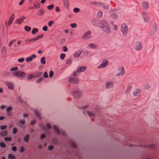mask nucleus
Returning <instances> with one entry per match:
<instances>
[{"label": "nucleus", "instance_id": "nucleus-1", "mask_svg": "<svg viewBox=\"0 0 159 159\" xmlns=\"http://www.w3.org/2000/svg\"><path fill=\"white\" fill-rule=\"evenodd\" d=\"M100 27L107 33L111 32L110 28L107 22L105 20L102 21L100 23Z\"/></svg>", "mask_w": 159, "mask_h": 159}, {"label": "nucleus", "instance_id": "nucleus-2", "mask_svg": "<svg viewBox=\"0 0 159 159\" xmlns=\"http://www.w3.org/2000/svg\"><path fill=\"white\" fill-rule=\"evenodd\" d=\"M13 76L16 77L18 78H24L25 75V73L21 71H18L16 72L12 73Z\"/></svg>", "mask_w": 159, "mask_h": 159}, {"label": "nucleus", "instance_id": "nucleus-3", "mask_svg": "<svg viewBox=\"0 0 159 159\" xmlns=\"http://www.w3.org/2000/svg\"><path fill=\"white\" fill-rule=\"evenodd\" d=\"M129 29L127 25L125 24H122L121 26V31L123 34H126L128 32Z\"/></svg>", "mask_w": 159, "mask_h": 159}, {"label": "nucleus", "instance_id": "nucleus-4", "mask_svg": "<svg viewBox=\"0 0 159 159\" xmlns=\"http://www.w3.org/2000/svg\"><path fill=\"white\" fill-rule=\"evenodd\" d=\"M70 92L72 95L75 98H79L82 95L81 92L79 90H73Z\"/></svg>", "mask_w": 159, "mask_h": 159}, {"label": "nucleus", "instance_id": "nucleus-5", "mask_svg": "<svg viewBox=\"0 0 159 159\" xmlns=\"http://www.w3.org/2000/svg\"><path fill=\"white\" fill-rule=\"evenodd\" d=\"M86 69L85 66L79 67L78 68L76 72H75L73 74V76L75 77L79 75L78 73L81 72L85 71Z\"/></svg>", "mask_w": 159, "mask_h": 159}, {"label": "nucleus", "instance_id": "nucleus-6", "mask_svg": "<svg viewBox=\"0 0 159 159\" xmlns=\"http://www.w3.org/2000/svg\"><path fill=\"white\" fill-rule=\"evenodd\" d=\"M53 129L54 130L55 132L58 134H61L63 135L66 136V133L63 130H60L58 128L56 125H54L53 126Z\"/></svg>", "mask_w": 159, "mask_h": 159}, {"label": "nucleus", "instance_id": "nucleus-7", "mask_svg": "<svg viewBox=\"0 0 159 159\" xmlns=\"http://www.w3.org/2000/svg\"><path fill=\"white\" fill-rule=\"evenodd\" d=\"M118 70L119 72L115 75L116 76H121L125 74V72L123 66H121L119 67L118 68Z\"/></svg>", "mask_w": 159, "mask_h": 159}, {"label": "nucleus", "instance_id": "nucleus-8", "mask_svg": "<svg viewBox=\"0 0 159 159\" xmlns=\"http://www.w3.org/2000/svg\"><path fill=\"white\" fill-rule=\"evenodd\" d=\"M134 47L135 49L138 51H139L142 49V44L140 42L138 41L135 43Z\"/></svg>", "mask_w": 159, "mask_h": 159}, {"label": "nucleus", "instance_id": "nucleus-9", "mask_svg": "<svg viewBox=\"0 0 159 159\" xmlns=\"http://www.w3.org/2000/svg\"><path fill=\"white\" fill-rule=\"evenodd\" d=\"M108 64V61L107 59L104 60L101 64L98 66V69H100L104 68L107 66Z\"/></svg>", "mask_w": 159, "mask_h": 159}, {"label": "nucleus", "instance_id": "nucleus-10", "mask_svg": "<svg viewBox=\"0 0 159 159\" xmlns=\"http://www.w3.org/2000/svg\"><path fill=\"white\" fill-rule=\"evenodd\" d=\"M142 15L145 22H148L149 20V17L148 13L145 12H143L142 13Z\"/></svg>", "mask_w": 159, "mask_h": 159}, {"label": "nucleus", "instance_id": "nucleus-11", "mask_svg": "<svg viewBox=\"0 0 159 159\" xmlns=\"http://www.w3.org/2000/svg\"><path fill=\"white\" fill-rule=\"evenodd\" d=\"M5 84L8 87V89H14V84L12 83L9 81H7L6 82Z\"/></svg>", "mask_w": 159, "mask_h": 159}, {"label": "nucleus", "instance_id": "nucleus-12", "mask_svg": "<svg viewBox=\"0 0 159 159\" xmlns=\"http://www.w3.org/2000/svg\"><path fill=\"white\" fill-rule=\"evenodd\" d=\"M97 6H101V7L103 8L105 10H107L108 9V6L107 5H105L103 3H97Z\"/></svg>", "mask_w": 159, "mask_h": 159}, {"label": "nucleus", "instance_id": "nucleus-13", "mask_svg": "<svg viewBox=\"0 0 159 159\" xmlns=\"http://www.w3.org/2000/svg\"><path fill=\"white\" fill-rule=\"evenodd\" d=\"M69 81L70 83L77 84L79 83L78 79L75 77L70 78L69 80Z\"/></svg>", "mask_w": 159, "mask_h": 159}, {"label": "nucleus", "instance_id": "nucleus-14", "mask_svg": "<svg viewBox=\"0 0 159 159\" xmlns=\"http://www.w3.org/2000/svg\"><path fill=\"white\" fill-rule=\"evenodd\" d=\"M91 36V32L89 31L85 33L83 36V38L84 39H87L89 38Z\"/></svg>", "mask_w": 159, "mask_h": 159}, {"label": "nucleus", "instance_id": "nucleus-15", "mask_svg": "<svg viewBox=\"0 0 159 159\" xmlns=\"http://www.w3.org/2000/svg\"><path fill=\"white\" fill-rule=\"evenodd\" d=\"M113 87V83L111 81H108L106 83V87L108 89H111Z\"/></svg>", "mask_w": 159, "mask_h": 159}, {"label": "nucleus", "instance_id": "nucleus-16", "mask_svg": "<svg viewBox=\"0 0 159 159\" xmlns=\"http://www.w3.org/2000/svg\"><path fill=\"white\" fill-rule=\"evenodd\" d=\"M36 57V56L35 55L33 54L27 58L25 60L27 62H29L32 61L33 59L35 58Z\"/></svg>", "mask_w": 159, "mask_h": 159}, {"label": "nucleus", "instance_id": "nucleus-17", "mask_svg": "<svg viewBox=\"0 0 159 159\" xmlns=\"http://www.w3.org/2000/svg\"><path fill=\"white\" fill-rule=\"evenodd\" d=\"M25 19V17L24 16L21 17L20 18L17 19L16 20V23L20 24Z\"/></svg>", "mask_w": 159, "mask_h": 159}, {"label": "nucleus", "instance_id": "nucleus-18", "mask_svg": "<svg viewBox=\"0 0 159 159\" xmlns=\"http://www.w3.org/2000/svg\"><path fill=\"white\" fill-rule=\"evenodd\" d=\"M157 26L156 24H155L152 30L150 33V34L151 35H153L154 33L156 32L157 29Z\"/></svg>", "mask_w": 159, "mask_h": 159}, {"label": "nucleus", "instance_id": "nucleus-19", "mask_svg": "<svg viewBox=\"0 0 159 159\" xmlns=\"http://www.w3.org/2000/svg\"><path fill=\"white\" fill-rule=\"evenodd\" d=\"M83 51L81 50H79L76 52L74 54V56L75 57H79L82 52Z\"/></svg>", "mask_w": 159, "mask_h": 159}, {"label": "nucleus", "instance_id": "nucleus-20", "mask_svg": "<svg viewBox=\"0 0 159 159\" xmlns=\"http://www.w3.org/2000/svg\"><path fill=\"white\" fill-rule=\"evenodd\" d=\"M64 7L66 9H68L69 3L68 0H63Z\"/></svg>", "mask_w": 159, "mask_h": 159}, {"label": "nucleus", "instance_id": "nucleus-21", "mask_svg": "<svg viewBox=\"0 0 159 159\" xmlns=\"http://www.w3.org/2000/svg\"><path fill=\"white\" fill-rule=\"evenodd\" d=\"M141 90L139 89H137L134 91L133 94L134 96H136L139 95L140 93Z\"/></svg>", "mask_w": 159, "mask_h": 159}, {"label": "nucleus", "instance_id": "nucleus-22", "mask_svg": "<svg viewBox=\"0 0 159 159\" xmlns=\"http://www.w3.org/2000/svg\"><path fill=\"white\" fill-rule=\"evenodd\" d=\"M44 13V10L42 9L38 10L37 12L38 15L40 16L43 15Z\"/></svg>", "mask_w": 159, "mask_h": 159}, {"label": "nucleus", "instance_id": "nucleus-23", "mask_svg": "<svg viewBox=\"0 0 159 159\" xmlns=\"http://www.w3.org/2000/svg\"><path fill=\"white\" fill-rule=\"evenodd\" d=\"M43 34H41L37 36L35 38H33L34 42L42 38L43 37Z\"/></svg>", "mask_w": 159, "mask_h": 159}, {"label": "nucleus", "instance_id": "nucleus-24", "mask_svg": "<svg viewBox=\"0 0 159 159\" xmlns=\"http://www.w3.org/2000/svg\"><path fill=\"white\" fill-rule=\"evenodd\" d=\"M88 46L90 48L92 49H95L97 47V45L93 43L89 44Z\"/></svg>", "mask_w": 159, "mask_h": 159}, {"label": "nucleus", "instance_id": "nucleus-25", "mask_svg": "<svg viewBox=\"0 0 159 159\" xmlns=\"http://www.w3.org/2000/svg\"><path fill=\"white\" fill-rule=\"evenodd\" d=\"M143 8L145 9H147L148 7V3L146 2H144L142 4Z\"/></svg>", "mask_w": 159, "mask_h": 159}, {"label": "nucleus", "instance_id": "nucleus-26", "mask_svg": "<svg viewBox=\"0 0 159 159\" xmlns=\"http://www.w3.org/2000/svg\"><path fill=\"white\" fill-rule=\"evenodd\" d=\"M34 112L35 114V115L38 117L39 118V119H41V117H40V113L38 112V110H34Z\"/></svg>", "mask_w": 159, "mask_h": 159}, {"label": "nucleus", "instance_id": "nucleus-27", "mask_svg": "<svg viewBox=\"0 0 159 159\" xmlns=\"http://www.w3.org/2000/svg\"><path fill=\"white\" fill-rule=\"evenodd\" d=\"M111 16L112 18L114 19H117L118 18V16L116 13H113L111 14Z\"/></svg>", "mask_w": 159, "mask_h": 159}, {"label": "nucleus", "instance_id": "nucleus-28", "mask_svg": "<svg viewBox=\"0 0 159 159\" xmlns=\"http://www.w3.org/2000/svg\"><path fill=\"white\" fill-rule=\"evenodd\" d=\"M132 87V86L131 85L129 84L128 85L126 90L125 91L126 93L129 92Z\"/></svg>", "mask_w": 159, "mask_h": 159}, {"label": "nucleus", "instance_id": "nucleus-29", "mask_svg": "<svg viewBox=\"0 0 159 159\" xmlns=\"http://www.w3.org/2000/svg\"><path fill=\"white\" fill-rule=\"evenodd\" d=\"M34 7L36 8H39L40 7V4L37 2H34Z\"/></svg>", "mask_w": 159, "mask_h": 159}, {"label": "nucleus", "instance_id": "nucleus-30", "mask_svg": "<svg viewBox=\"0 0 159 159\" xmlns=\"http://www.w3.org/2000/svg\"><path fill=\"white\" fill-rule=\"evenodd\" d=\"M70 145L74 148H76V143L72 141H71L70 143Z\"/></svg>", "mask_w": 159, "mask_h": 159}, {"label": "nucleus", "instance_id": "nucleus-31", "mask_svg": "<svg viewBox=\"0 0 159 159\" xmlns=\"http://www.w3.org/2000/svg\"><path fill=\"white\" fill-rule=\"evenodd\" d=\"M40 126L43 131H45L46 129L45 125L42 124H40Z\"/></svg>", "mask_w": 159, "mask_h": 159}, {"label": "nucleus", "instance_id": "nucleus-32", "mask_svg": "<svg viewBox=\"0 0 159 159\" xmlns=\"http://www.w3.org/2000/svg\"><path fill=\"white\" fill-rule=\"evenodd\" d=\"M8 158L9 159H15L16 158V157L14 155L10 154L8 155Z\"/></svg>", "mask_w": 159, "mask_h": 159}, {"label": "nucleus", "instance_id": "nucleus-33", "mask_svg": "<svg viewBox=\"0 0 159 159\" xmlns=\"http://www.w3.org/2000/svg\"><path fill=\"white\" fill-rule=\"evenodd\" d=\"M103 13L101 11H99L97 13V16L98 18H101L102 16Z\"/></svg>", "mask_w": 159, "mask_h": 159}, {"label": "nucleus", "instance_id": "nucleus-34", "mask_svg": "<svg viewBox=\"0 0 159 159\" xmlns=\"http://www.w3.org/2000/svg\"><path fill=\"white\" fill-rule=\"evenodd\" d=\"M29 138V135L28 134L26 135L24 138V140L26 142H27Z\"/></svg>", "mask_w": 159, "mask_h": 159}, {"label": "nucleus", "instance_id": "nucleus-35", "mask_svg": "<svg viewBox=\"0 0 159 159\" xmlns=\"http://www.w3.org/2000/svg\"><path fill=\"white\" fill-rule=\"evenodd\" d=\"M25 41L26 42H34V38H32L31 39H27L25 40Z\"/></svg>", "mask_w": 159, "mask_h": 159}, {"label": "nucleus", "instance_id": "nucleus-36", "mask_svg": "<svg viewBox=\"0 0 159 159\" xmlns=\"http://www.w3.org/2000/svg\"><path fill=\"white\" fill-rule=\"evenodd\" d=\"M41 62L43 64H45V58L44 57H42L41 58Z\"/></svg>", "mask_w": 159, "mask_h": 159}, {"label": "nucleus", "instance_id": "nucleus-37", "mask_svg": "<svg viewBox=\"0 0 159 159\" xmlns=\"http://www.w3.org/2000/svg\"><path fill=\"white\" fill-rule=\"evenodd\" d=\"M31 27L29 26H25L24 27V29L25 30L27 31H29L30 30H31Z\"/></svg>", "mask_w": 159, "mask_h": 159}, {"label": "nucleus", "instance_id": "nucleus-38", "mask_svg": "<svg viewBox=\"0 0 159 159\" xmlns=\"http://www.w3.org/2000/svg\"><path fill=\"white\" fill-rule=\"evenodd\" d=\"M38 29L36 28H34L33 29L32 33V34H35L37 32H38Z\"/></svg>", "mask_w": 159, "mask_h": 159}, {"label": "nucleus", "instance_id": "nucleus-39", "mask_svg": "<svg viewBox=\"0 0 159 159\" xmlns=\"http://www.w3.org/2000/svg\"><path fill=\"white\" fill-rule=\"evenodd\" d=\"M7 131H3L0 134L2 136H6L7 135Z\"/></svg>", "mask_w": 159, "mask_h": 159}, {"label": "nucleus", "instance_id": "nucleus-40", "mask_svg": "<svg viewBox=\"0 0 159 159\" xmlns=\"http://www.w3.org/2000/svg\"><path fill=\"white\" fill-rule=\"evenodd\" d=\"M87 113L89 116H92L94 115L93 113L90 112L89 111H87Z\"/></svg>", "mask_w": 159, "mask_h": 159}, {"label": "nucleus", "instance_id": "nucleus-41", "mask_svg": "<svg viewBox=\"0 0 159 159\" xmlns=\"http://www.w3.org/2000/svg\"><path fill=\"white\" fill-rule=\"evenodd\" d=\"M54 7V5L53 4H51L47 6V8L49 10H51L53 9Z\"/></svg>", "mask_w": 159, "mask_h": 159}, {"label": "nucleus", "instance_id": "nucleus-42", "mask_svg": "<svg viewBox=\"0 0 159 159\" xmlns=\"http://www.w3.org/2000/svg\"><path fill=\"white\" fill-rule=\"evenodd\" d=\"M80 11V9L78 8L75 7L74 9L73 12L74 13H78Z\"/></svg>", "mask_w": 159, "mask_h": 159}, {"label": "nucleus", "instance_id": "nucleus-43", "mask_svg": "<svg viewBox=\"0 0 159 159\" xmlns=\"http://www.w3.org/2000/svg\"><path fill=\"white\" fill-rule=\"evenodd\" d=\"M71 62V59L70 58H69L67 59L66 61V63L68 65L70 64Z\"/></svg>", "mask_w": 159, "mask_h": 159}, {"label": "nucleus", "instance_id": "nucleus-44", "mask_svg": "<svg viewBox=\"0 0 159 159\" xmlns=\"http://www.w3.org/2000/svg\"><path fill=\"white\" fill-rule=\"evenodd\" d=\"M18 69V68L17 67H15L13 68H11L10 69V70L11 71H16Z\"/></svg>", "mask_w": 159, "mask_h": 159}, {"label": "nucleus", "instance_id": "nucleus-45", "mask_svg": "<svg viewBox=\"0 0 159 159\" xmlns=\"http://www.w3.org/2000/svg\"><path fill=\"white\" fill-rule=\"evenodd\" d=\"M15 16V15L13 13V14H11V16H10L9 19L10 20H11L13 21V20L14 19Z\"/></svg>", "mask_w": 159, "mask_h": 159}, {"label": "nucleus", "instance_id": "nucleus-46", "mask_svg": "<svg viewBox=\"0 0 159 159\" xmlns=\"http://www.w3.org/2000/svg\"><path fill=\"white\" fill-rule=\"evenodd\" d=\"M54 23V21L53 20H51L48 22V25L50 27Z\"/></svg>", "mask_w": 159, "mask_h": 159}, {"label": "nucleus", "instance_id": "nucleus-47", "mask_svg": "<svg viewBox=\"0 0 159 159\" xmlns=\"http://www.w3.org/2000/svg\"><path fill=\"white\" fill-rule=\"evenodd\" d=\"M65 56V54L64 53H61L60 55V57L61 59H64Z\"/></svg>", "mask_w": 159, "mask_h": 159}, {"label": "nucleus", "instance_id": "nucleus-48", "mask_svg": "<svg viewBox=\"0 0 159 159\" xmlns=\"http://www.w3.org/2000/svg\"><path fill=\"white\" fill-rule=\"evenodd\" d=\"M0 146L1 147L3 148H5L6 146L5 144L3 142H1L0 143Z\"/></svg>", "mask_w": 159, "mask_h": 159}, {"label": "nucleus", "instance_id": "nucleus-49", "mask_svg": "<svg viewBox=\"0 0 159 159\" xmlns=\"http://www.w3.org/2000/svg\"><path fill=\"white\" fill-rule=\"evenodd\" d=\"M6 141H9L11 140V138L10 137H6L5 138Z\"/></svg>", "mask_w": 159, "mask_h": 159}, {"label": "nucleus", "instance_id": "nucleus-50", "mask_svg": "<svg viewBox=\"0 0 159 159\" xmlns=\"http://www.w3.org/2000/svg\"><path fill=\"white\" fill-rule=\"evenodd\" d=\"M24 61V59L23 58H21L20 59H18V62H22Z\"/></svg>", "mask_w": 159, "mask_h": 159}, {"label": "nucleus", "instance_id": "nucleus-51", "mask_svg": "<svg viewBox=\"0 0 159 159\" xmlns=\"http://www.w3.org/2000/svg\"><path fill=\"white\" fill-rule=\"evenodd\" d=\"M33 77V76L32 75H29L27 76V79L28 80L31 79Z\"/></svg>", "mask_w": 159, "mask_h": 159}, {"label": "nucleus", "instance_id": "nucleus-52", "mask_svg": "<svg viewBox=\"0 0 159 159\" xmlns=\"http://www.w3.org/2000/svg\"><path fill=\"white\" fill-rule=\"evenodd\" d=\"M53 71L52 70H51L50 71V73H49V77L50 78H52L53 76Z\"/></svg>", "mask_w": 159, "mask_h": 159}, {"label": "nucleus", "instance_id": "nucleus-53", "mask_svg": "<svg viewBox=\"0 0 159 159\" xmlns=\"http://www.w3.org/2000/svg\"><path fill=\"white\" fill-rule=\"evenodd\" d=\"M17 129L16 128H14L13 130V133L14 134H16L17 132Z\"/></svg>", "mask_w": 159, "mask_h": 159}, {"label": "nucleus", "instance_id": "nucleus-54", "mask_svg": "<svg viewBox=\"0 0 159 159\" xmlns=\"http://www.w3.org/2000/svg\"><path fill=\"white\" fill-rule=\"evenodd\" d=\"M70 26L72 28H75L76 27L77 25L75 23H72L71 24Z\"/></svg>", "mask_w": 159, "mask_h": 159}, {"label": "nucleus", "instance_id": "nucleus-55", "mask_svg": "<svg viewBox=\"0 0 159 159\" xmlns=\"http://www.w3.org/2000/svg\"><path fill=\"white\" fill-rule=\"evenodd\" d=\"M43 80V78H39L36 81V82L37 83H39L41 81Z\"/></svg>", "mask_w": 159, "mask_h": 159}, {"label": "nucleus", "instance_id": "nucleus-56", "mask_svg": "<svg viewBox=\"0 0 159 159\" xmlns=\"http://www.w3.org/2000/svg\"><path fill=\"white\" fill-rule=\"evenodd\" d=\"M12 107L10 106L8 107L7 109V111H9L11 110H12Z\"/></svg>", "mask_w": 159, "mask_h": 159}, {"label": "nucleus", "instance_id": "nucleus-57", "mask_svg": "<svg viewBox=\"0 0 159 159\" xmlns=\"http://www.w3.org/2000/svg\"><path fill=\"white\" fill-rule=\"evenodd\" d=\"M43 77L45 78H48V75L46 72H45L43 74Z\"/></svg>", "mask_w": 159, "mask_h": 159}, {"label": "nucleus", "instance_id": "nucleus-58", "mask_svg": "<svg viewBox=\"0 0 159 159\" xmlns=\"http://www.w3.org/2000/svg\"><path fill=\"white\" fill-rule=\"evenodd\" d=\"M7 127V126L5 125H2L0 126V129H6Z\"/></svg>", "mask_w": 159, "mask_h": 159}, {"label": "nucleus", "instance_id": "nucleus-59", "mask_svg": "<svg viewBox=\"0 0 159 159\" xmlns=\"http://www.w3.org/2000/svg\"><path fill=\"white\" fill-rule=\"evenodd\" d=\"M13 21L11 20H10L9 19V21L8 23V26H10L11 24L12 23Z\"/></svg>", "mask_w": 159, "mask_h": 159}, {"label": "nucleus", "instance_id": "nucleus-60", "mask_svg": "<svg viewBox=\"0 0 159 159\" xmlns=\"http://www.w3.org/2000/svg\"><path fill=\"white\" fill-rule=\"evenodd\" d=\"M20 123L21 125H23L25 123V120H22L20 121Z\"/></svg>", "mask_w": 159, "mask_h": 159}, {"label": "nucleus", "instance_id": "nucleus-61", "mask_svg": "<svg viewBox=\"0 0 159 159\" xmlns=\"http://www.w3.org/2000/svg\"><path fill=\"white\" fill-rule=\"evenodd\" d=\"M15 41H16L15 40H14L10 42L9 43V46L10 47H11L12 44Z\"/></svg>", "mask_w": 159, "mask_h": 159}, {"label": "nucleus", "instance_id": "nucleus-62", "mask_svg": "<svg viewBox=\"0 0 159 159\" xmlns=\"http://www.w3.org/2000/svg\"><path fill=\"white\" fill-rule=\"evenodd\" d=\"M25 150V148L23 146H21L20 148V152H23Z\"/></svg>", "mask_w": 159, "mask_h": 159}, {"label": "nucleus", "instance_id": "nucleus-63", "mask_svg": "<svg viewBox=\"0 0 159 159\" xmlns=\"http://www.w3.org/2000/svg\"><path fill=\"white\" fill-rule=\"evenodd\" d=\"M113 27L114 29L115 30H117V25H116L113 24Z\"/></svg>", "mask_w": 159, "mask_h": 159}, {"label": "nucleus", "instance_id": "nucleus-64", "mask_svg": "<svg viewBox=\"0 0 159 159\" xmlns=\"http://www.w3.org/2000/svg\"><path fill=\"white\" fill-rule=\"evenodd\" d=\"M35 122H36V121H35V120H34L31 121L30 124L31 125H34L35 124Z\"/></svg>", "mask_w": 159, "mask_h": 159}]
</instances>
